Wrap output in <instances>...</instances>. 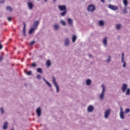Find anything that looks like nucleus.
Listing matches in <instances>:
<instances>
[{
  "label": "nucleus",
  "instance_id": "nucleus-20",
  "mask_svg": "<svg viewBox=\"0 0 130 130\" xmlns=\"http://www.w3.org/2000/svg\"><path fill=\"white\" fill-rule=\"evenodd\" d=\"M91 83H92V81L90 79H88L86 81V84L87 86H90L91 85Z\"/></svg>",
  "mask_w": 130,
  "mask_h": 130
},
{
  "label": "nucleus",
  "instance_id": "nucleus-15",
  "mask_svg": "<svg viewBox=\"0 0 130 130\" xmlns=\"http://www.w3.org/2000/svg\"><path fill=\"white\" fill-rule=\"evenodd\" d=\"M67 21L68 22L69 26H73V25H74V21L72 18H68Z\"/></svg>",
  "mask_w": 130,
  "mask_h": 130
},
{
  "label": "nucleus",
  "instance_id": "nucleus-38",
  "mask_svg": "<svg viewBox=\"0 0 130 130\" xmlns=\"http://www.w3.org/2000/svg\"><path fill=\"white\" fill-rule=\"evenodd\" d=\"M129 111H130L129 109H126L125 110V113H128L129 112Z\"/></svg>",
  "mask_w": 130,
  "mask_h": 130
},
{
  "label": "nucleus",
  "instance_id": "nucleus-6",
  "mask_svg": "<svg viewBox=\"0 0 130 130\" xmlns=\"http://www.w3.org/2000/svg\"><path fill=\"white\" fill-rule=\"evenodd\" d=\"M121 62L123 63V68L125 69L126 68V62L124 61V53H122V57L121 58Z\"/></svg>",
  "mask_w": 130,
  "mask_h": 130
},
{
  "label": "nucleus",
  "instance_id": "nucleus-27",
  "mask_svg": "<svg viewBox=\"0 0 130 130\" xmlns=\"http://www.w3.org/2000/svg\"><path fill=\"white\" fill-rule=\"evenodd\" d=\"M125 95H126V96H129V95H130V88H127V89L126 90V92H125Z\"/></svg>",
  "mask_w": 130,
  "mask_h": 130
},
{
  "label": "nucleus",
  "instance_id": "nucleus-32",
  "mask_svg": "<svg viewBox=\"0 0 130 130\" xmlns=\"http://www.w3.org/2000/svg\"><path fill=\"white\" fill-rule=\"evenodd\" d=\"M6 10L7 11H8V12H12V11H13V9H12V7H11V6H8L6 8Z\"/></svg>",
  "mask_w": 130,
  "mask_h": 130
},
{
  "label": "nucleus",
  "instance_id": "nucleus-50",
  "mask_svg": "<svg viewBox=\"0 0 130 130\" xmlns=\"http://www.w3.org/2000/svg\"><path fill=\"white\" fill-rule=\"evenodd\" d=\"M110 1V2H111V0H109Z\"/></svg>",
  "mask_w": 130,
  "mask_h": 130
},
{
  "label": "nucleus",
  "instance_id": "nucleus-35",
  "mask_svg": "<svg viewBox=\"0 0 130 130\" xmlns=\"http://www.w3.org/2000/svg\"><path fill=\"white\" fill-rule=\"evenodd\" d=\"M26 75H27V76H31L32 71H28V72L26 73Z\"/></svg>",
  "mask_w": 130,
  "mask_h": 130
},
{
  "label": "nucleus",
  "instance_id": "nucleus-48",
  "mask_svg": "<svg viewBox=\"0 0 130 130\" xmlns=\"http://www.w3.org/2000/svg\"><path fill=\"white\" fill-rule=\"evenodd\" d=\"M124 130H127V129H124Z\"/></svg>",
  "mask_w": 130,
  "mask_h": 130
},
{
  "label": "nucleus",
  "instance_id": "nucleus-46",
  "mask_svg": "<svg viewBox=\"0 0 130 130\" xmlns=\"http://www.w3.org/2000/svg\"><path fill=\"white\" fill-rule=\"evenodd\" d=\"M56 0H53V1H54V2H56Z\"/></svg>",
  "mask_w": 130,
  "mask_h": 130
},
{
  "label": "nucleus",
  "instance_id": "nucleus-23",
  "mask_svg": "<svg viewBox=\"0 0 130 130\" xmlns=\"http://www.w3.org/2000/svg\"><path fill=\"white\" fill-rule=\"evenodd\" d=\"M35 30H36V28H35L34 27H32L31 28H30V29L29 31V34L30 35H31V34H32L33 33V32H34V31H35Z\"/></svg>",
  "mask_w": 130,
  "mask_h": 130
},
{
  "label": "nucleus",
  "instance_id": "nucleus-36",
  "mask_svg": "<svg viewBox=\"0 0 130 130\" xmlns=\"http://www.w3.org/2000/svg\"><path fill=\"white\" fill-rule=\"evenodd\" d=\"M37 79H38V80H41V75L38 74L37 75V77H36Z\"/></svg>",
  "mask_w": 130,
  "mask_h": 130
},
{
  "label": "nucleus",
  "instance_id": "nucleus-30",
  "mask_svg": "<svg viewBox=\"0 0 130 130\" xmlns=\"http://www.w3.org/2000/svg\"><path fill=\"white\" fill-rule=\"evenodd\" d=\"M37 73H39V74H42L43 73V71H42V69L39 68L37 70Z\"/></svg>",
  "mask_w": 130,
  "mask_h": 130
},
{
  "label": "nucleus",
  "instance_id": "nucleus-13",
  "mask_svg": "<svg viewBox=\"0 0 130 130\" xmlns=\"http://www.w3.org/2000/svg\"><path fill=\"white\" fill-rule=\"evenodd\" d=\"M103 43L105 47H107V37L104 38L103 40Z\"/></svg>",
  "mask_w": 130,
  "mask_h": 130
},
{
  "label": "nucleus",
  "instance_id": "nucleus-25",
  "mask_svg": "<svg viewBox=\"0 0 130 130\" xmlns=\"http://www.w3.org/2000/svg\"><path fill=\"white\" fill-rule=\"evenodd\" d=\"M60 23L61 24V25H62V26H67V22H66V21H64L63 20H61L60 21Z\"/></svg>",
  "mask_w": 130,
  "mask_h": 130
},
{
  "label": "nucleus",
  "instance_id": "nucleus-14",
  "mask_svg": "<svg viewBox=\"0 0 130 130\" xmlns=\"http://www.w3.org/2000/svg\"><path fill=\"white\" fill-rule=\"evenodd\" d=\"M36 113L38 117H40L41 116V109L40 108H38L36 110Z\"/></svg>",
  "mask_w": 130,
  "mask_h": 130
},
{
  "label": "nucleus",
  "instance_id": "nucleus-5",
  "mask_svg": "<svg viewBox=\"0 0 130 130\" xmlns=\"http://www.w3.org/2000/svg\"><path fill=\"white\" fill-rule=\"evenodd\" d=\"M108 9L111 10L112 11H117L118 10V6H114L113 5L109 4L108 6Z\"/></svg>",
  "mask_w": 130,
  "mask_h": 130
},
{
  "label": "nucleus",
  "instance_id": "nucleus-41",
  "mask_svg": "<svg viewBox=\"0 0 130 130\" xmlns=\"http://www.w3.org/2000/svg\"><path fill=\"white\" fill-rule=\"evenodd\" d=\"M31 66L33 67H36V63H32Z\"/></svg>",
  "mask_w": 130,
  "mask_h": 130
},
{
  "label": "nucleus",
  "instance_id": "nucleus-33",
  "mask_svg": "<svg viewBox=\"0 0 130 130\" xmlns=\"http://www.w3.org/2000/svg\"><path fill=\"white\" fill-rule=\"evenodd\" d=\"M122 11L124 14H126L127 13V8H126V7H124Z\"/></svg>",
  "mask_w": 130,
  "mask_h": 130
},
{
  "label": "nucleus",
  "instance_id": "nucleus-49",
  "mask_svg": "<svg viewBox=\"0 0 130 130\" xmlns=\"http://www.w3.org/2000/svg\"><path fill=\"white\" fill-rule=\"evenodd\" d=\"M37 1H38V2L39 1V0H37Z\"/></svg>",
  "mask_w": 130,
  "mask_h": 130
},
{
  "label": "nucleus",
  "instance_id": "nucleus-40",
  "mask_svg": "<svg viewBox=\"0 0 130 130\" xmlns=\"http://www.w3.org/2000/svg\"><path fill=\"white\" fill-rule=\"evenodd\" d=\"M7 20L9 21H12V18H11L10 17H8Z\"/></svg>",
  "mask_w": 130,
  "mask_h": 130
},
{
  "label": "nucleus",
  "instance_id": "nucleus-16",
  "mask_svg": "<svg viewBox=\"0 0 130 130\" xmlns=\"http://www.w3.org/2000/svg\"><path fill=\"white\" fill-rule=\"evenodd\" d=\"M27 6L29 8V10H32L34 7V5L32 2H28L27 4Z\"/></svg>",
  "mask_w": 130,
  "mask_h": 130
},
{
  "label": "nucleus",
  "instance_id": "nucleus-24",
  "mask_svg": "<svg viewBox=\"0 0 130 130\" xmlns=\"http://www.w3.org/2000/svg\"><path fill=\"white\" fill-rule=\"evenodd\" d=\"M0 112H1V114L2 115L5 114V109H4V107L0 108Z\"/></svg>",
  "mask_w": 130,
  "mask_h": 130
},
{
  "label": "nucleus",
  "instance_id": "nucleus-21",
  "mask_svg": "<svg viewBox=\"0 0 130 130\" xmlns=\"http://www.w3.org/2000/svg\"><path fill=\"white\" fill-rule=\"evenodd\" d=\"M110 60H111V56L108 55L107 60H106V62L108 63L109 62H110Z\"/></svg>",
  "mask_w": 130,
  "mask_h": 130
},
{
  "label": "nucleus",
  "instance_id": "nucleus-3",
  "mask_svg": "<svg viewBox=\"0 0 130 130\" xmlns=\"http://www.w3.org/2000/svg\"><path fill=\"white\" fill-rule=\"evenodd\" d=\"M102 90L100 94V99H101V100H103V99H104V96H105V86L104 85V84H102Z\"/></svg>",
  "mask_w": 130,
  "mask_h": 130
},
{
  "label": "nucleus",
  "instance_id": "nucleus-29",
  "mask_svg": "<svg viewBox=\"0 0 130 130\" xmlns=\"http://www.w3.org/2000/svg\"><path fill=\"white\" fill-rule=\"evenodd\" d=\"M99 25H100V26H101L102 27H103V26H104V21H103V20H101L99 22Z\"/></svg>",
  "mask_w": 130,
  "mask_h": 130
},
{
  "label": "nucleus",
  "instance_id": "nucleus-11",
  "mask_svg": "<svg viewBox=\"0 0 130 130\" xmlns=\"http://www.w3.org/2000/svg\"><path fill=\"white\" fill-rule=\"evenodd\" d=\"M64 45L65 46H70V39L68 38H66L64 41Z\"/></svg>",
  "mask_w": 130,
  "mask_h": 130
},
{
  "label": "nucleus",
  "instance_id": "nucleus-4",
  "mask_svg": "<svg viewBox=\"0 0 130 130\" xmlns=\"http://www.w3.org/2000/svg\"><path fill=\"white\" fill-rule=\"evenodd\" d=\"M96 10V7H95V5L93 4H90L88 5L87 10L88 12H94Z\"/></svg>",
  "mask_w": 130,
  "mask_h": 130
},
{
  "label": "nucleus",
  "instance_id": "nucleus-28",
  "mask_svg": "<svg viewBox=\"0 0 130 130\" xmlns=\"http://www.w3.org/2000/svg\"><path fill=\"white\" fill-rule=\"evenodd\" d=\"M121 28V24H116V29H117V30H120Z\"/></svg>",
  "mask_w": 130,
  "mask_h": 130
},
{
  "label": "nucleus",
  "instance_id": "nucleus-19",
  "mask_svg": "<svg viewBox=\"0 0 130 130\" xmlns=\"http://www.w3.org/2000/svg\"><path fill=\"white\" fill-rule=\"evenodd\" d=\"M23 35L24 36L26 37L27 36V35H26V23H25V22H23Z\"/></svg>",
  "mask_w": 130,
  "mask_h": 130
},
{
  "label": "nucleus",
  "instance_id": "nucleus-17",
  "mask_svg": "<svg viewBox=\"0 0 130 130\" xmlns=\"http://www.w3.org/2000/svg\"><path fill=\"white\" fill-rule=\"evenodd\" d=\"M43 81H44V82L47 85V86H48V87H49V88H52V85H51V84L50 83H49L48 81H47V80H45V78H43Z\"/></svg>",
  "mask_w": 130,
  "mask_h": 130
},
{
  "label": "nucleus",
  "instance_id": "nucleus-7",
  "mask_svg": "<svg viewBox=\"0 0 130 130\" xmlns=\"http://www.w3.org/2000/svg\"><path fill=\"white\" fill-rule=\"evenodd\" d=\"M127 87H128V85L126 83H123L122 84L121 89L123 93H124V92H125V91L128 89Z\"/></svg>",
  "mask_w": 130,
  "mask_h": 130
},
{
  "label": "nucleus",
  "instance_id": "nucleus-26",
  "mask_svg": "<svg viewBox=\"0 0 130 130\" xmlns=\"http://www.w3.org/2000/svg\"><path fill=\"white\" fill-rule=\"evenodd\" d=\"M76 40H77V36L76 35H74L72 37V42L73 43H75Z\"/></svg>",
  "mask_w": 130,
  "mask_h": 130
},
{
  "label": "nucleus",
  "instance_id": "nucleus-43",
  "mask_svg": "<svg viewBox=\"0 0 130 130\" xmlns=\"http://www.w3.org/2000/svg\"><path fill=\"white\" fill-rule=\"evenodd\" d=\"M3 59V56L0 57V61H2V60Z\"/></svg>",
  "mask_w": 130,
  "mask_h": 130
},
{
  "label": "nucleus",
  "instance_id": "nucleus-10",
  "mask_svg": "<svg viewBox=\"0 0 130 130\" xmlns=\"http://www.w3.org/2000/svg\"><path fill=\"white\" fill-rule=\"evenodd\" d=\"M8 126H9V122H8V121H5L3 124L2 128L4 130H6V129H8Z\"/></svg>",
  "mask_w": 130,
  "mask_h": 130
},
{
  "label": "nucleus",
  "instance_id": "nucleus-12",
  "mask_svg": "<svg viewBox=\"0 0 130 130\" xmlns=\"http://www.w3.org/2000/svg\"><path fill=\"white\" fill-rule=\"evenodd\" d=\"M94 110V106L92 105H89L87 108V112H93Z\"/></svg>",
  "mask_w": 130,
  "mask_h": 130
},
{
  "label": "nucleus",
  "instance_id": "nucleus-39",
  "mask_svg": "<svg viewBox=\"0 0 130 130\" xmlns=\"http://www.w3.org/2000/svg\"><path fill=\"white\" fill-rule=\"evenodd\" d=\"M5 3V0H1L0 4H4Z\"/></svg>",
  "mask_w": 130,
  "mask_h": 130
},
{
  "label": "nucleus",
  "instance_id": "nucleus-18",
  "mask_svg": "<svg viewBox=\"0 0 130 130\" xmlns=\"http://www.w3.org/2000/svg\"><path fill=\"white\" fill-rule=\"evenodd\" d=\"M39 25V21H36L34 22V24H33V28H37L38 27V25Z\"/></svg>",
  "mask_w": 130,
  "mask_h": 130
},
{
  "label": "nucleus",
  "instance_id": "nucleus-47",
  "mask_svg": "<svg viewBox=\"0 0 130 130\" xmlns=\"http://www.w3.org/2000/svg\"><path fill=\"white\" fill-rule=\"evenodd\" d=\"M27 1H28V2H30V0H27Z\"/></svg>",
  "mask_w": 130,
  "mask_h": 130
},
{
  "label": "nucleus",
  "instance_id": "nucleus-45",
  "mask_svg": "<svg viewBox=\"0 0 130 130\" xmlns=\"http://www.w3.org/2000/svg\"><path fill=\"white\" fill-rule=\"evenodd\" d=\"M45 3H47V0H44Z\"/></svg>",
  "mask_w": 130,
  "mask_h": 130
},
{
  "label": "nucleus",
  "instance_id": "nucleus-22",
  "mask_svg": "<svg viewBox=\"0 0 130 130\" xmlns=\"http://www.w3.org/2000/svg\"><path fill=\"white\" fill-rule=\"evenodd\" d=\"M123 4L124 7H127V5H128V1H127V0H123Z\"/></svg>",
  "mask_w": 130,
  "mask_h": 130
},
{
  "label": "nucleus",
  "instance_id": "nucleus-51",
  "mask_svg": "<svg viewBox=\"0 0 130 130\" xmlns=\"http://www.w3.org/2000/svg\"><path fill=\"white\" fill-rule=\"evenodd\" d=\"M82 1H85V0H82Z\"/></svg>",
  "mask_w": 130,
  "mask_h": 130
},
{
  "label": "nucleus",
  "instance_id": "nucleus-37",
  "mask_svg": "<svg viewBox=\"0 0 130 130\" xmlns=\"http://www.w3.org/2000/svg\"><path fill=\"white\" fill-rule=\"evenodd\" d=\"M35 44V41H32L31 42H30V43H29V45H34V44Z\"/></svg>",
  "mask_w": 130,
  "mask_h": 130
},
{
  "label": "nucleus",
  "instance_id": "nucleus-34",
  "mask_svg": "<svg viewBox=\"0 0 130 130\" xmlns=\"http://www.w3.org/2000/svg\"><path fill=\"white\" fill-rule=\"evenodd\" d=\"M46 64L47 67H50L51 64V62L50 61V60H48L47 61Z\"/></svg>",
  "mask_w": 130,
  "mask_h": 130
},
{
  "label": "nucleus",
  "instance_id": "nucleus-9",
  "mask_svg": "<svg viewBox=\"0 0 130 130\" xmlns=\"http://www.w3.org/2000/svg\"><path fill=\"white\" fill-rule=\"evenodd\" d=\"M124 112H123V111L122 110V108L120 107V118L121 119H124Z\"/></svg>",
  "mask_w": 130,
  "mask_h": 130
},
{
  "label": "nucleus",
  "instance_id": "nucleus-42",
  "mask_svg": "<svg viewBox=\"0 0 130 130\" xmlns=\"http://www.w3.org/2000/svg\"><path fill=\"white\" fill-rule=\"evenodd\" d=\"M101 2L102 3H105V0H101Z\"/></svg>",
  "mask_w": 130,
  "mask_h": 130
},
{
  "label": "nucleus",
  "instance_id": "nucleus-2",
  "mask_svg": "<svg viewBox=\"0 0 130 130\" xmlns=\"http://www.w3.org/2000/svg\"><path fill=\"white\" fill-rule=\"evenodd\" d=\"M52 84L54 85V86L55 87L56 89V92L57 93H59V85H58V84L57 82H56V79H55V77L54 76H52Z\"/></svg>",
  "mask_w": 130,
  "mask_h": 130
},
{
  "label": "nucleus",
  "instance_id": "nucleus-31",
  "mask_svg": "<svg viewBox=\"0 0 130 130\" xmlns=\"http://www.w3.org/2000/svg\"><path fill=\"white\" fill-rule=\"evenodd\" d=\"M54 28L55 30H58V29H59V25H58V24H55L54 25Z\"/></svg>",
  "mask_w": 130,
  "mask_h": 130
},
{
  "label": "nucleus",
  "instance_id": "nucleus-1",
  "mask_svg": "<svg viewBox=\"0 0 130 130\" xmlns=\"http://www.w3.org/2000/svg\"><path fill=\"white\" fill-rule=\"evenodd\" d=\"M58 9L59 10V11H63V12L60 13V16L62 17H64L67 13V6L66 5H59L58 6Z\"/></svg>",
  "mask_w": 130,
  "mask_h": 130
},
{
  "label": "nucleus",
  "instance_id": "nucleus-44",
  "mask_svg": "<svg viewBox=\"0 0 130 130\" xmlns=\"http://www.w3.org/2000/svg\"><path fill=\"white\" fill-rule=\"evenodd\" d=\"M89 57H90V58H91V57H92V55L89 54Z\"/></svg>",
  "mask_w": 130,
  "mask_h": 130
},
{
  "label": "nucleus",
  "instance_id": "nucleus-8",
  "mask_svg": "<svg viewBox=\"0 0 130 130\" xmlns=\"http://www.w3.org/2000/svg\"><path fill=\"white\" fill-rule=\"evenodd\" d=\"M111 111V110H110V109H108L105 111L104 117L105 118H106V119H107V118L109 117V115H110Z\"/></svg>",
  "mask_w": 130,
  "mask_h": 130
}]
</instances>
